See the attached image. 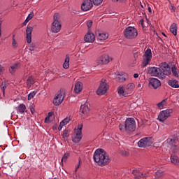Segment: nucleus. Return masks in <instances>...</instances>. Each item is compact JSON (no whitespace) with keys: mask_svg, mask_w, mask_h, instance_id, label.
<instances>
[{"mask_svg":"<svg viewBox=\"0 0 179 179\" xmlns=\"http://www.w3.org/2000/svg\"><path fill=\"white\" fill-rule=\"evenodd\" d=\"M148 73L151 76H157L159 79H164L166 75L171 73L170 66L166 62H163L159 65V67H150L148 69Z\"/></svg>","mask_w":179,"mask_h":179,"instance_id":"1","label":"nucleus"},{"mask_svg":"<svg viewBox=\"0 0 179 179\" xmlns=\"http://www.w3.org/2000/svg\"><path fill=\"white\" fill-rule=\"evenodd\" d=\"M94 162L97 163L99 166H106L110 162V157L106 155V152L103 149H97L93 155Z\"/></svg>","mask_w":179,"mask_h":179,"instance_id":"2","label":"nucleus"},{"mask_svg":"<svg viewBox=\"0 0 179 179\" xmlns=\"http://www.w3.org/2000/svg\"><path fill=\"white\" fill-rule=\"evenodd\" d=\"M119 129L122 132H126V134H131V132H135L136 129V122L133 117L127 118L124 123L119 124Z\"/></svg>","mask_w":179,"mask_h":179,"instance_id":"3","label":"nucleus"},{"mask_svg":"<svg viewBox=\"0 0 179 179\" xmlns=\"http://www.w3.org/2000/svg\"><path fill=\"white\" fill-rule=\"evenodd\" d=\"M179 139V133L178 134H175L169 137L166 139L163 143L162 146V151L166 152L170 150V148H176V150H178L179 145H176L177 142H178Z\"/></svg>","mask_w":179,"mask_h":179,"instance_id":"4","label":"nucleus"},{"mask_svg":"<svg viewBox=\"0 0 179 179\" xmlns=\"http://www.w3.org/2000/svg\"><path fill=\"white\" fill-rule=\"evenodd\" d=\"M124 36L128 40H134L138 37V30L134 27H128L124 30Z\"/></svg>","mask_w":179,"mask_h":179,"instance_id":"5","label":"nucleus"},{"mask_svg":"<svg viewBox=\"0 0 179 179\" xmlns=\"http://www.w3.org/2000/svg\"><path fill=\"white\" fill-rule=\"evenodd\" d=\"M82 129H83V124H79L77 128L74 129V136L72 138L74 143H79L82 141Z\"/></svg>","mask_w":179,"mask_h":179,"instance_id":"6","label":"nucleus"},{"mask_svg":"<svg viewBox=\"0 0 179 179\" xmlns=\"http://www.w3.org/2000/svg\"><path fill=\"white\" fill-rule=\"evenodd\" d=\"M152 50L150 48H148L143 55V61L141 63V66L145 68V66H148L149 64H150V61H152Z\"/></svg>","mask_w":179,"mask_h":179,"instance_id":"7","label":"nucleus"},{"mask_svg":"<svg viewBox=\"0 0 179 179\" xmlns=\"http://www.w3.org/2000/svg\"><path fill=\"white\" fill-rule=\"evenodd\" d=\"M58 17H59V14L55 13L53 17V23L51 27V31L52 33H58L61 30V23L58 20Z\"/></svg>","mask_w":179,"mask_h":179,"instance_id":"8","label":"nucleus"},{"mask_svg":"<svg viewBox=\"0 0 179 179\" xmlns=\"http://www.w3.org/2000/svg\"><path fill=\"white\" fill-rule=\"evenodd\" d=\"M97 65H107L110 62V57L107 54L99 55L96 59Z\"/></svg>","mask_w":179,"mask_h":179,"instance_id":"9","label":"nucleus"},{"mask_svg":"<svg viewBox=\"0 0 179 179\" xmlns=\"http://www.w3.org/2000/svg\"><path fill=\"white\" fill-rule=\"evenodd\" d=\"M171 113H173L172 109H166L161 111L158 115L159 121H160V122L166 121V120L170 117V114H171Z\"/></svg>","mask_w":179,"mask_h":179,"instance_id":"10","label":"nucleus"},{"mask_svg":"<svg viewBox=\"0 0 179 179\" xmlns=\"http://www.w3.org/2000/svg\"><path fill=\"white\" fill-rule=\"evenodd\" d=\"M150 145H152V138L150 137L143 138L138 142V148H148Z\"/></svg>","mask_w":179,"mask_h":179,"instance_id":"11","label":"nucleus"},{"mask_svg":"<svg viewBox=\"0 0 179 179\" xmlns=\"http://www.w3.org/2000/svg\"><path fill=\"white\" fill-rule=\"evenodd\" d=\"M107 89H108L107 83L101 81L99 88L96 90V94L99 96H103V94H106V93H107Z\"/></svg>","mask_w":179,"mask_h":179,"instance_id":"12","label":"nucleus"},{"mask_svg":"<svg viewBox=\"0 0 179 179\" xmlns=\"http://www.w3.org/2000/svg\"><path fill=\"white\" fill-rule=\"evenodd\" d=\"M65 99V93L60 92L59 94H57L54 99H53V104L54 106H59L64 101V99Z\"/></svg>","mask_w":179,"mask_h":179,"instance_id":"13","label":"nucleus"},{"mask_svg":"<svg viewBox=\"0 0 179 179\" xmlns=\"http://www.w3.org/2000/svg\"><path fill=\"white\" fill-rule=\"evenodd\" d=\"M89 104L87 103L81 105L80 108V115L83 118H86L89 116Z\"/></svg>","mask_w":179,"mask_h":179,"instance_id":"14","label":"nucleus"},{"mask_svg":"<svg viewBox=\"0 0 179 179\" xmlns=\"http://www.w3.org/2000/svg\"><path fill=\"white\" fill-rule=\"evenodd\" d=\"M93 8V2L92 0H83V2L81 4V10L83 12H87Z\"/></svg>","mask_w":179,"mask_h":179,"instance_id":"15","label":"nucleus"},{"mask_svg":"<svg viewBox=\"0 0 179 179\" xmlns=\"http://www.w3.org/2000/svg\"><path fill=\"white\" fill-rule=\"evenodd\" d=\"M149 86H151L153 89H158L162 86V83L157 78H150L149 80Z\"/></svg>","mask_w":179,"mask_h":179,"instance_id":"16","label":"nucleus"},{"mask_svg":"<svg viewBox=\"0 0 179 179\" xmlns=\"http://www.w3.org/2000/svg\"><path fill=\"white\" fill-rule=\"evenodd\" d=\"M94 34L90 31L85 36L84 40L86 43H94Z\"/></svg>","mask_w":179,"mask_h":179,"instance_id":"17","label":"nucleus"},{"mask_svg":"<svg viewBox=\"0 0 179 179\" xmlns=\"http://www.w3.org/2000/svg\"><path fill=\"white\" fill-rule=\"evenodd\" d=\"M124 89L127 94H132L134 90H135V84L130 83L125 86Z\"/></svg>","mask_w":179,"mask_h":179,"instance_id":"18","label":"nucleus"},{"mask_svg":"<svg viewBox=\"0 0 179 179\" xmlns=\"http://www.w3.org/2000/svg\"><path fill=\"white\" fill-rule=\"evenodd\" d=\"M33 32V27H27L26 29L27 42L28 44L31 43V33Z\"/></svg>","mask_w":179,"mask_h":179,"instance_id":"19","label":"nucleus"},{"mask_svg":"<svg viewBox=\"0 0 179 179\" xmlns=\"http://www.w3.org/2000/svg\"><path fill=\"white\" fill-rule=\"evenodd\" d=\"M96 36L98 41H103L104 40H107L108 38V34L107 33H101V32H96Z\"/></svg>","mask_w":179,"mask_h":179,"instance_id":"20","label":"nucleus"},{"mask_svg":"<svg viewBox=\"0 0 179 179\" xmlns=\"http://www.w3.org/2000/svg\"><path fill=\"white\" fill-rule=\"evenodd\" d=\"M133 174L135 176L134 178L135 179H143L145 178H146V175H144L143 173L139 171V170L136 169V170H133Z\"/></svg>","mask_w":179,"mask_h":179,"instance_id":"21","label":"nucleus"},{"mask_svg":"<svg viewBox=\"0 0 179 179\" xmlns=\"http://www.w3.org/2000/svg\"><path fill=\"white\" fill-rule=\"evenodd\" d=\"M83 89V84L82 83V82L80 81L77 82L74 87L75 93H77V94L80 93Z\"/></svg>","mask_w":179,"mask_h":179,"instance_id":"22","label":"nucleus"},{"mask_svg":"<svg viewBox=\"0 0 179 179\" xmlns=\"http://www.w3.org/2000/svg\"><path fill=\"white\" fill-rule=\"evenodd\" d=\"M170 160L172 164H175V166L179 165V157L176 154L171 155Z\"/></svg>","mask_w":179,"mask_h":179,"instance_id":"23","label":"nucleus"},{"mask_svg":"<svg viewBox=\"0 0 179 179\" xmlns=\"http://www.w3.org/2000/svg\"><path fill=\"white\" fill-rule=\"evenodd\" d=\"M126 74L124 73H119L116 77V82H125L127 80V78H125Z\"/></svg>","mask_w":179,"mask_h":179,"instance_id":"24","label":"nucleus"},{"mask_svg":"<svg viewBox=\"0 0 179 179\" xmlns=\"http://www.w3.org/2000/svg\"><path fill=\"white\" fill-rule=\"evenodd\" d=\"M117 93L120 96H124V97H127L128 96V94H127V91L124 87H118Z\"/></svg>","mask_w":179,"mask_h":179,"instance_id":"25","label":"nucleus"},{"mask_svg":"<svg viewBox=\"0 0 179 179\" xmlns=\"http://www.w3.org/2000/svg\"><path fill=\"white\" fill-rule=\"evenodd\" d=\"M19 68H20V63H15L10 66V68L9 69V72L13 74L15 73V71L19 69Z\"/></svg>","mask_w":179,"mask_h":179,"instance_id":"26","label":"nucleus"},{"mask_svg":"<svg viewBox=\"0 0 179 179\" xmlns=\"http://www.w3.org/2000/svg\"><path fill=\"white\" fill-rule=\"evenodd\" d=\"M168 83L169 86H171V87H174L175 89H178L179 87L178 81L176 80H170Z\"/></svg>","mask_w":179,"mask_h":179,"instance_id":"27","label":"nucleus"},{"mask_svg":"<svg viewBox=\"0 0 179 179\" xmlns=\"http://www.w3.org/2000/svg\"><path fill=\"white\" fill-rule=\"evenodd\" d=\"M69 55H66V58L64 59V62L63 64L64 69H69Z\"/></svg>","mask_w":179,"mask_h":179,"instance_id":"28","label":"nucleus"},{"mask_svg":"<svg viewBox=\"0 0 179 179\" xmlns=\"http://www.w3.org/2000/svg\"><path fill=\"white\" fill-rule=\"evenodd\" d=\"M170 31L173 36H177V24L173 23L170 27Z\"/></svg>","mask_w":179,"mask_h":179,"instance_id":"29","label":"nucleus"},{"mask_svg":"<svg viewBox=\"0 0 179 179\" xmlns=\"http://www.w3.org/2000/svg\"><path fill=\"white\" fill-rule=\"evenodd\" d=\"M34 85V78L33 77H29L27 80V87H31V85Z\"/></svg>","mask_w":179,"mask_h":179,"instance_id":"30","label":"nucleus"},{"mask_svg":"<svg viewBox=\"0 0 179 179\" xmlns=\"http://www.w3.org/2000/svg\"><path fill=\"white\" fill-rule=\"evenodd\" d=\"M164 176V172L162 170H158L155 172V178H162Z\"/></svg>","mask_w":179,"mask_h":179,"instance_id":"31","label":"nucleus"},{"mask_svg":"<svg viewBox=\"0 0 179 179\" xmlns=\"http://www.w3.org/2000/svg\"><path fill=\"white\" fill-rule=\"evenodd\" d=\"M18 111L20 114H23L26 111V105L21 103L18 106Z\"/></svg>","mask_w":179,"mask_h":179,"instance_id":"32","label":"nucleus"},{"mask_svg":"<svg viewBox=\"0 0 179 179\" xmlns=\"http://www.w3.org/2000/svg\"><path fill=\"white\" fill-rule=\"evenodd\" d=\"M166 101H167V99H163L161 102L157 104L158 108H163L164 106H166Z\"/></svg>","mask_w":179,"mask_h":179,"instance_id":"33","label":"nucleus"},{"mask_svg":"<svg viewBox=\"0 0 179 179\" xmlns=\"http://www.w3.org/2000/svg\"><path fill=\"white\" fill-rule=\"evenodd\" d=\"M69 157V153H65L63 156V157L62 158L61 162H62V165L64 164V162L65 163V162H66V160H68V158Z\"/></svg>","mask_w":179,"mask_h":179,"instance_id":"34","label":"nucleus"},{"mask_svg":"<svg viewBox=\"0 0 179 179\" xmlns=\"http://www.w3.org/2000/svg\"><path fill=\"white\" fill-rule=\"evenodd\" d=\"M1 90L3 92V94H5V90L6 89V83L2 82L1 85Z\"/></svg>","mask_w":179,"mask_h":179,"instance_id":"35","label":"nucleus"},{"mask_svg":"<svg viewBox=\"0 0 179 179\" xmlns=\"http://www.w3.org/2000/svg\"><path fill=\"white\" fill-rule=\"evenodd\" d=\"M171 71L173 76H175L176 78H178V73L177 72V69H176V67H172Z\"/></svg>","mask_w":179,"mask_h":179,"instance_id":"36","label":"nucleus"},{"mask_svg":"<svg viewBox=\"0 0 179 179\" xmlns=\"http://www.w3.org/2000/svg\"><path fill=\"white\" fill-rule=\"evenodd\" d=\"M68 130H65L63 133V136L62 138L64 139V141H67L68 140V136H69V135L68 134Z\"/></svg>","mask_w":179,"mask_h":179,"instance_id":"37","label":"nucleus"},{"mask_svg":"<svg viewBox=\"0 0 179 179\" xmlns=\"http://www.w3.org/2000/svg\"><path fill=\"white\" fill-rule=\"evenodd\" d=\"M36 93H37V92H36V91H34V92H31V93H29L28 95V100H31L33 99V97H34V96H36Z\"/></svg>","mask_w":179,"mask_h":179,"instance_id":"38","label":"nucleus"},{"mask_svg":"<svg viewBox=\"0 0 179 179\" xmlns=\"http://www.w3.org/2000/svg\"><path fill=\"white\" fill-rule=\"evenodd\" d=\"M94 5L99 6V5H101L103 0H92Z\"/></svg>","mask_w":179,"mask_h":179,"instance_id":"39","label":"nucleus"},{"mask_svg":"<svg viewBox=\"0 0 179 179\" xmlns=\"http://www.w3.org/2000/svg\"><path fill=\"white\" fill-rule=\"evenodd\" d=\"M12 45L14 48H17V42H16V40H15V35L13 36Z\"/></svg>","mask_w":179,"mask_h":179,"instance_id":"40","label":"nucleus"},{"mask_svg":"<svg viewBox=\"0 0 179 179\" xmlns=\"http://www.w3.org/2000/svg\"><path fill=\"white\" fill-rule=\"evenodd\" d=\"M139 55H141V52H138V51L134 52V57L135 59H138V58H139Z\"/></svg>","mask_w":179,"mask_h":179,"instance_id":"41","label":"nucleus"},{"mask_svg":"<svg viewBox=\"0 0 179 179\" xmlns=\"http://www.w3.org/2000/svg\"><path fill=\"white\" fill-rule=\"evenodd\" d=\"M34 13L31 12V13L28 15V16H27V20L30 22V20H31V19H33V17H34Z\"/></svg>","mask_w":179,"mask_h":179,"instance_id":"42","label":"nucleus"},{"mask_svg":"<svg viewBox=\"0 0 179 179\" xmlns=\"http://www.w3.org/2000/svg\"><path fill=\"white\" fill-rule=\"evenodd\" d=\"M69 121H71V119L69 117H66L62 122L64 125H66V124H69Z\"/></svg>","mask_w":179,"mask_h":179,"instance_id":"43","label":"nucleus"},{"mask_svg":"<svg viewBox=\"0 0 179 179\" xmlns=\"http://www.w3.org/2000/svg\"><path fill=\"white\" fill-rule=\"evenodd\" d=\"M29 110H30L31 114H34V113H36V110H34V105H31L29 106Z\"/></svg>","mask_w":179,"mask_h":179,"instance_id":"44","label":"nucleus"},{"mask_svg":"<svg viewBox=\"0 0 179 179\" xmlns=\"http://www.w3.org/2000/svg\"><path fill=\"white\" fill-rule=\"evenodd\" d=\"M88 29H90L92 26H93V21L92 20H89L87 23Z\"/></svg>","mask_w":179,"mask_h":179,"instance_id":"45","label":"nucleus"},{"mask_svg":"<svg viewBox=\"0 0 179 179\" xmlns=\"http://www.w3.org/2000/svg\"><path fill=\"white\" fill-rule=\"evenodd\" d=\"M34 47H36V45H34V43H32L29 48V51H34Z\"/></svg>","mask_w":179,"mask_h":179,"instance_id":"46","label":"nucleus"},{"mask_svg":"<svg viewBox=\"0 0 179 179\" xmlns=\"http://www.w3.org/2000/svg\"><path fill=\"white\" fill-rule=\"evenodd\" d=\"M29 20H27V18H26V20H24V22L22 23L23 26H26L27 24V23H29Z\"/></svg>","mask_w":179,"mask_h":179,"instance_id":"47","label":"nucleus"},{"mask_svg":"<svg viewBox=\"0 0 179 179\" xmlns=\"http://www.w3.org/2000/svg\"><path fill=\"white\" fill-rule=\"evenodd\" d=\"M45 122L47 124L50 122V117L47 116L45 119Z\"/></svg>","mask_w":179,"mask_h":179,"instance_id":"48","label":"nucleus"},{"mask_svg":"<svg viewBox=\"0 0 179 179\" xmlns=\"http://www.w3.org/2000/svg\"><path fill=\"white\" fill-rule=\"evenodd\" d=\"M52 115H54V112H49L48 114V117H49V118L50 117H52Z\"/></svg>","mask_w":179,"mask_h":179,"instance_id":"49","label":"nucleus"},{"mask_svg":"<svg viewBox=\"0 0 179 179\" xmlns=\"http://www.w3.org/2000/svg\"><path fill=\"white\" fill-rule=\"evenodd\" d=\"M126 0H112L113 2H125Z\"/></svg>","mask_w":179,"mask_h":179,"instance_id":"50","label":"nucleus"},{"mask_svg":"<svg viewBox=\"0 0 179 179\" xmlns=\"http://www.w3.org/2000/svg\"><path fill=\"white\" fill-rule=\"evenodd\" d=\"M79 167H80V159L79 160V164H78V165L77 166V167H76V169H75V171H76V172L78 171V169H79Z\"/></svg>","mask_w":179,"mask_h":179,"instance_id":"51","label":"nucleus"},{"mask_svg":"<svg viewBox=\"0 0 179 179\" xmlns=\"http://www.w3.org/2000/svg\"><path fill=\"white\" fill-rule=\"evenodd\" d=\"M134 78L135 79H136L137 78H139V74H138V73H134Z\"/></svg>","mask_w":179,"mask_h":179,"instance_id":"52","label":"nucleus"},{"mask_svg":"<svg viewBox=\"0 0 179 179\" xmlns=\"http://www.w3.org/2000/svg\"><path fill=\"white\" fill-rule=\"evenodd\" d=\"M137 87H140L141 89H142V87H143V85H142L141 83H138Z\"/></svg>","mask_w":179,"mask_h":179,"instance_id":"53","label":"nucleus"},{"mask_svg":"<svg viewBox=\"0 0 179 179\" xmlns=\"http://www.w3.org/2000/svg\"><path fill=\"white\" fill-rule=\"evenodd\" d=\"M64 125L65 124L62 122H61L59 126H60V127H62V128H63Z\"/></svg>","mask_w":179,"mask_h":179,"instance_id":"54","label":"nucleus"},{"mask_svg":"<svg viewBox=\"0 0 179 179\" xmlns=\"http://www.w3.org/2000/svg\"><path fill=\"white\" fill-rule=\"evenodd\" d=\"M3 70V68L1 65H0V73H1L2 71Z\"/></svg>","mask_w":179,"mask_h":179,"instance_id":"55","label":"nucleus"},{"mask_svg":"<svg viewBox=\"0 0 179 179\" xmlns=\"http://www.w3.org/2000/svg\"><path fill=\"white\" fill-rule=\"evenodd\" d=\"M148 12H150V13H152V8L150 7H148Z\"/></svg>","mask_w":179,"mask_h":179,"instance_id":"56","label":"nucleus"},{"mask_svg":"<svg viewBox=\"0 0 179 179\" xmlns=\"http://www.w3.org/2000/svg\"><path fill=\"white\" fill-rule=\"evenodd\" d=\"M1 23L0 22V37H1V34H2V31L1 30Z\"/></svg>","mask_w":179,"mask_h":179,"instance_id":"57","label":"nucleus"},{"mask_svg":"<svg viewBox=\"0 0 179 179\" xmlns=\"http://www.w3.org/2000/svg\"><path fill=\"white\" fill-rule=\"evenodd\" d=\"M58 130H59V131H62V127L61 126H59Z\"/></svg>","mask_w":179,"mask_h":179,"instance_id":"58","label":"nucleus"},{"mask_svg":"<svg viewBox=\"0 0 179 179\" xmlns=\"http://www.w3.org/2000/svg\"><path fill=\"white\" fill-rule=\"evenodd\" d=\"M162 36H164V37H167V36L166 35V34H164V32H162Z\"/></svg>","mask_w":179,"mask_h":179,"instance_id":"59","label":"nucleus"},{"mask_svg":"<svg viewBox=\"0 0 179 179\" xmlns=\"http://www.w3.org/2000/svg\"><path fill=\"white\" fill-rule=\"evenodd\" d=\"M124 156H128V153L127 152H125V154H124Z\"/></svg>","mask_w":179,"mask_h":179,"instance_id":"60","label":"nucleus"},{"mask_svg":"<svg viewBox=\"0 0 179 179\" xmlns=\"http://www.w3.org/2000/svg\"><path fill=\"white\" fill-rule=\"evenodd\" d=\"M53 129H57V126L53 127Z\"/></svg>","mask_w":179,"mask_h":179,"instance_id":"61","label":"nucleus"},{"mask_svg":"<svg viewBox=\"0 0 179 179\" xmlns=\"http://www.w3.org/2000/svg\"><path fill=\"white\" fill-rule=\"evenodd\" d=\"M141 26H143V22H141Z\"/></svg>","mask_w":179,"mask_h":179,"instance_id":"62","label":"nucleus"},{"mask_svg":"<svg viewBox=\"0 0 179 179\" xmlns=\"http://www.w3.org/2000/svg\"><path fill=\"white\" fill-rule=\"evenodd\" d=\"M174 153H176V151H173Z\"/></svg>","mask_w":179,"mask_h":179,"instance_id":"63","label":"nucleus"}]
</instances>
